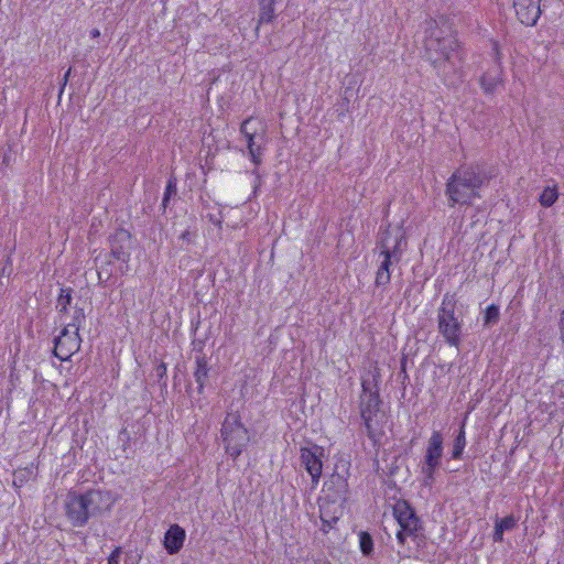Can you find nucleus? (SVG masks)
Here are the masks:
<instances>
[{
	"instance_id": "9b49d317",
	"label": "nucleus",
	"mask_w": 564,
	"mask_h": 564,
	"mask_svg": "<svg viewBox=\"0 0 564 564\" xmlns=\"http://www.w3.org/2000/svg\"><path fill=\"white\" fill-rule=\"evenodd\" d=\"M325 449L322 446L313 445L311 447H302L300 460L302 466L311 476L312 488H316L323 471V458Z\"/></svg>"
},
{
	"instance_id": "f3484780",
	"label": "nucleus",
	"mask_w": 564,
	"mask_h": 564,
	"mask_svg": "<svg viewBox=\"0 0 564 564\" xmlns=\"http://www.w3.org/2000/svg\"><path fill=\"white\" fill-rule=\"evenodd\" d=\"M185 538V530L178 524H172L164 534V549L170 555L178 553L183 547Z\"/></svg>"
},
{
	"instance_id": "aec40b11",
	"label": "nucleus",
	"mask_w": 564,
	"mask_h": 564,
	"mask_svg": "<svg viewBox=\"0 0 564 564\" xmlns=\"http://www.w3.org/2000/svg\"><path fill=\"white\" fill-rule=\"evenodd\" d=\"M195 365L194 378L198 392L202 393L209 373L206 356L202 351L195 357Z\"/></svg>"
},
{
	"instance_id": "2eb2a0df",
	"label": "nucleus",
	"mask_w": 564,
	"mask_h": 564,
	"mask_svg": "<svg viewBox=\"0 0 564 564\" xmlns=\"http://www.w3.org/2000/svg\"><path fill=\"white\" fill-rule=\"evenodd\" d=\"M319 503V518L322 520V530L324 532H328L334 524L339 520L343 514V505L338 501H333V499L321 497L318 500Z\"/></svg>"
},
{
	"instance_id": "393cba45",
	"label": "nucleus",
	"mask_w": 564,
	"mask_h": 564,
	"mask_svg": "<svg viewBox=\"0 0 564 564\" xmlns=\"http://www.w3.org/2000/svg\"><path fill=\"white\" fill-rule=\"evenodd\" d=\"M359 546L365 556H370L373 553V540L368 532L361 531L359 533Z\"/></svg>"
},
{
	"instance_id": "a211bd4d",
	"label": "nucleus",
	"mask_w": 564,
	"mask_h": 564,
	"mask_svg": "<svg viewBox=\"0 0 564 564\" xmlns=\"http://www.w3.org/2000/svg\"><path fill=\"white\" fill-rule=\"evenodd\" d=\"M110 253L98 254L95 258L96 265L98 267V282L101 285H106L109 280L113 276L112 261Z\"/></svg>"
},
{
	"instance_id": "f257e3e1",
	"label": "nucleus",
	"mask_w": 564,
	"mask_h": 564,
	"mask_svg": "<svg viewBox=\"0 0 564 564\" xmlns=\"http://www.w3.org/2000/svg\"><path fill=\"white\" fill-rule=\"evenodd\" d=\"M425 57L437 76L446 82L449 74H458L466 59V52L452 25L444 18L425 23Z\"/></svg>"
},
{
	"instance_id": "ea45409f",
	"label": "nucleus",
	"mask_w": 564,
	"mask_h": 564,
	"mask_svg": "<svg viewBox=\"0 0 564 564\" xmlns=\"http://www.w3.org/2000/svg\"><path fill=\"white\" fill-rule=\"evenodd\" d=\"M321 564H329L328 562H322Z\"/></svg>"
},
{
	"instance_id": "0eeeda50",
	"label": "nucleus",
	"mask_w": 564,
	"mask_h": 564,
	"mask_svg": "<svg viewBox=\"0 0 564 564\" xmlns=\"http://www.w3.org/2000/svg\"><path fill=\"white\" fill-rule=\"evenodd\" d=\"M240 133L247 142L248 154L251 162L259 166L267 144V126L254 117H249L240 124Z\"/></svg>"
},
{
	"instance_id": "7c9ffc66",
	"label": "nucleus",
	"mask_w": 564,
	"mask_h": 564,
	"mask_svg": "<svg viewBox=\"0 0 564 564\" xmlns=\"http://www.w3.org/2000/svg\"><path fill=\"white\" fill-rule=\"evenodd\" d=\"M196 237H197L196 230H189V229L184 230L178 237V239L182 241L181 247L183 248L184 246H189V245L194 243Z\"/></svg>"
},
{
	"instance_id": "f8f14e48",
	"label": "nucleus",
	"mask_w": 564,
	"mask_h": 564,
	"mask_svg": "<svg viewBox=\"0 0 564 564\" xmlns=\"http://www.w3.org/2000/svg\"><path fill=\"white\" fill-rule=\"evenodd\" d=\"M82 338L79 333L69 327H64L61 334L54 339L53 354L61 361H67L80 349Z\"/></svg>"
},
{
	"instance_id": "473e14b6",
	"label": "nucleus",
	"mask_w": 564,
	"mask_h": 564,
	"mask_svg": "<svg viewBox=\"0 0 564 564\" xmlns=\"http://www.w3.org/2000/svg\"><path fill=\"white\" fill-rule=\"evenodd\" d=\"M121 553L122 549L120 546L115 547L108 557V564H120Z\"/></svg>"
},
{
	"instance_id": "c85d7f7f",
	"label": "nucleus",
	"mask_w": 564,
	"mask_h": 564,
	"mask_svg": "<svg viewBox=\"0 0 564 564\" xmlns=\"http://www.w3.org/2000/svg\"><path fill=\"white\" fill-rule=\"evenodd\" d=\"M85 321V313L84 310L78 307L74 312V316L70 323L65 325V327H69V329L79 332V328L82 326V323Z\"/></svg>"
},
{
	"instance_id": "5701e85b",
	"label": "nucleus",
	"mask_w": 564,
	"mask_h": 564,
	"mask_svg": "<svg viewBox=\"0 0 564 564\" xmlns=\"http://www.w3.org/2000/svg\"><path fill=\"white\" fill-rule=\"evenodd\" d=\"M72 293L73 290L70 288H62L57 297L56 308L61 314H65L68 311V306L72 303Z\"/></svg>"
},
{
	"instance_id": "6e6552de",
	"label": "nucleus",
	"mask_w": 564,
	"mask_h": 564,
	"mask_svg": "<svg viewBox=\"0 0 564 564\" xmlns=\"http://www.w3.org/2000/svg\"><path fill=\"white\" fill-rule=\"evenodd\" d=\"M393 517L395 518L400 530L397 532V540L399 544L404 545L406 538H417L423 531V524L417 517L414 508L403 499L397 500L392 508Z\"/></svg>"
},
{
	"instance_id": "6ab92c4d",
	"label": "nucleus",
	"mask_w": 564,
	"mask_h": 564,
	"mask_svg": "<svg viewBox=\"0 0 564 564\" xmlns=\"http://www.w3.org/2000/svg\"><path fill=\"white\" fill-rule=\"evenodd\" d=\"M389 234H390L389 229H387V230H384V232H382L381 240L379 241L380 252H388L391 256L390 259L392 261H394L395 263H399L402 258V254H403L402 242H403L404 238H403V236H400L399 238L395 239L394 245L392 247H390L388 245Z\"/></svg>"
},
{
	"instance_id": "412c9836",
	"label": "nucleus",
	"mask_w": 564,
	"mask_h": 564,
	"mask_svg": "<svg viewBox=\"0 0 564 564\" xmlns=\"http://www.w3.org/2000/svg\"><path fill=\"white\" fill-rule=\"evenodd\" d=\"M465 425L466 421L464 420L455 435L451 455L452 459L458 460L463 457V453L467 444Z\"/></svg>"
},
{
	"instance_id": "e433bc0d",
	"label": "nucleus",
	"mask_w": 564,
	"mask_h": 564,
	"mask_svg": "<svg viewBox=\"0 0 564 564\" xmlns=\"http://www.w3.org/2000/svg\"><path fill=\"white\" fill-rule=\"evenodd\" d=\"M90 36H91L93 39H97V37H99V36H100V31H99L98 29H93V30L90 31Z\"/></svg>"
},
{
	"instance_id": "c9c22d12",
	"label": "nucleus",
	"mask_w": 564,
	"mask_h": 564,
	"mask_svg": "<svg viewBox=\"0 0 564 564\" xmlns=\"http://www.w3.org/2000/svg\"><path fill=\"white\" fill-rule=\"evenodd\" d=\"M558 327H560V333H561V339L564 343V308H563V312L561 314V318H560V322H558Z\"/></svg>"
},
{
	"instance_id": "58836bf2",
	"label": "nucleus",
	"mask_w": 564,
	"mask_h": 564,
	"mask_svg": "<svg viewBox=\"0 0 564 564\" xmlns=\"http://www.w3.org/2000/svg\"><path fill=\"white\" fill-rule=\"evenodd\" d=\"M210 221H213V223H214V224H216V225H220V221H219V220H217V219H215V218H213L212 216H210Z\"/></svg>"
},
{
	"instance_id": "2f4dec72",
	"label": "nucleus",
	"mask_w": 564,
	"mask_h": 564,
	"mask_svg": "<svg viewBox=\"0 0 564 564\" xmlns=\"http://www.w3.org/2000/svg\"><path fill=\"white\" fill-rule=\"evenodd\" d=\"M390 281H391V272H381V271L376 272L375 285L377 288L387 286L390 283Z\"/></svg>"
},
{
	"instance_id": "4468645a",
	"label": "nucleus",
	"mask_w": 564,
	"mask_h": 564,
	"mask_svg": "<svg viewBox=\"0 0 564 564\" xmlns=\"http://www.w3.org/2000/svg\"><path fill=\"white\" fill-rule=\"evenodd\" d=\"M347 474V469L345 470V474H340L337 470H335L329 476V478L324 482L323 497L333 499V501L345 503L348 495Z\"/></svg>"
},
{
	"instance_id": "cd10ccee",
	"label": "nucleus",
	"mask_w": 564,
	"mask_h": 564,
	"mask_svg": "<svg viewBox=\"0 0 564 564\" xmlns=\"http://www.w3.org/2000/svg\"><path fill=\"white\" fill-rule=\"evenodd\" d=\"M518 521H519V519L516 516L510 514L502 519H497L495 523L498 527H501L502 531L506 532V531H511L512 529H514L517 527Z\"/></svg>"
},
{
	"instance_id": "4c0bfd02",
	"label": "nucleus",
	"mask_w": 564,
	"mask_h": 564,
	"mask_svg": "<svg viewBox=\"0 0 564 564\" xmlns=\"http://www.w3.org/2000/svg\"><path fill=\"white\" fill-rule=\"evenodd\" d=\"M70 72H72V68L69 67L68 70L65 73L64 77H63V87L66 85V83L68 80V77L70 75Z\"/></svg>"
},
{
	"instance_id": "a878e982",
	"label": "nucleus",
	"mask_w": 564,
	"mask_h": 564,
	"mask_svg": "<svg viewBox=\"0 0 564 564\" xmlns=\"http://www.w3.org/2000/svg\"><path fill=\"white\" fill-rule=\"evenodd\" d=\"M500 316L499 306L496 304L489 305L484 315V325L490 326L498 323Z\"/></svg>"
},
{
	"instance_id": "ddd939ff",
	"label": "nucleus",
	"mask_w": 564,
	"mask_h": 564,
	"mask_svg": "<svg viewBox=\"0 0 564 564\" xmlns=\"http://www.w3.org/2000/svg\"><path fill=\"white\" fill-rule=\"evenodd\" d=\"M491 51L494 54V59L496 65L489 68L484 75L480 77L479 83L480 87L485 94H494L497 88L502 85L503 82V70L501 67V52L497 41L491 42Z\"/></svg>"
},
{
	"instance_id": "bb28decb",
	"label": "nucleus",
	"mask_w": 564,
	"mask_h": 564,
	"mask_svg": "<svg viewBox=\"0 0 564 564\" xmlns=\"http://www.w3.org/2000/svg\"><path fill=\"white\" fill-rule=\"evenodd\" d=\"M557 191L554 187H546L540 195V203L544 207H551L557 199Z\"/></svg>"
},
{
	"instance_id": "1a4fd4ad",
	"label": "nucleus",
	"mask_w": 564,
	"mask_h": 564,
	"mask_svg": "<svg viewBox=\"0 0 564 564\" xmlns=\"http://www.w3.org/2000/svg\"><path fill=\"white\" fill-rule=\"evenodd\" d=\"M108 243L111 258L120 262L119 270L126 273L131 257L132 235L124 228H118L108 237Z\"/></svg>"
},
{
	"instance_id": "f03ea898",
	"label": "nucleus",
	"mask_w": 564,
	"mask_h": 564,
	"mask_svg": "<svg viewBox=\"0 0 564 564\" xmlns=\"http://www.w3.org/2000/svg\"><path fill=\"white\" fill-rule=\"evenodd\" d=\"M490 180L491 175L480 163L460 165L448 177L445 185L448 206L473 205L475 199L481 198L480 191Z\"/></svg>"
},
{
	"instance_id": "20e7f679",
	"label": "nucleus",
	"mask_w": 564,
	"mask_h": 564,
	"mask_svg": "<svg viewBox=\"0 0 564 564\" xmlns=\"http://www.w3.org/2000/svg\"><path fill=\"white\" fill-rule=\"evenodd\" d=\"M380 372L376 369L371 379H362L361 393L359 395V413L362 421L364 432L368 438L378 444L384 434L386 414L381 411L380 399Z\"/></svg>"
},
{
	"instance_id": "423d86ee",
	"label": "nucleus",
	"mask_w": 564,
	"mask_h": 564,
	"mask_svg": "<svg viewBox=\"0 0 564 564\" xmlns=\"http://www.w3.org/2000/svg\"><path fill=\"white\" fill-rule=\"evenodd\" d=\"M226 453L237 459L247 447L250 435L238 413H227L220 430Z\"/></svg>"
},
{
	"instance_id": "f704fd0d",
	"label": "nucleus",
	"mask_w": 564,
	"mask_h": 564,
	"mask_svg": "<svg viewBox=\"0 0 564 564\" xmlns=\"http://www.w3.org/2000/svg\"><path fill=\"white\" fill-rule=\"evenodd\" d=\"M166 371H167V369H166V365L164 362H161L155 368V375L160 380L163 379L164 377H166Z\"/></svg>"
},
{
	"instance_id": "c756f323",
	"label": "nucleus",
	"mask_w": 564,
	"mask_h": 564,
	"mask_svg": "<svg viewBox=\"0 0 564 564\" xmlns=\"http://www.w3.org/2000/svg\"><path fill=\"white\" fill-rule=\"evenodd\" d=\"M390 254L388 252H379V258H381V261L379 263V267L377 269V271H381V272H391L390 271V268L393 263H395L394 261H392L390 259Z\"/></svg>"
},
{
	"instance_id": "72a5a7b5",
	"label": "nucleus",
	"mask_w": 564,
	"mask_h": 564,
	"mask_svg": "<svg viewBox=\"0 0 564 564\" xmlns=\"http://www.w3.org/2000/svg\"><path fill=\"white\" fill-rule=\"evenodd\" d=\"M503 533H505V531H502L501 527H498L495 523V529H494V534H492L494 541L495 542H502L503 541Z\"/></svg>"
},
{
	"instance_id": "dca6fc26",
	"label": "nucleus",
	"mask_w": 564,
	"mask_h": 564,
	"mask_svg": "<svg viewBox=\"0 0 564 564\" xmlns=\"http://www.w3.org/2000/svg\"><path fill=\"white\" fill-rule=\"evenodd\" d=\"M541 0H513V8L519 21L524 25H534L541 15Z\"/></svg>"
},
{
	"instance_id": "7ed1b4c3",
	"label": "nucleus",
	"mask_w": 564,
	"mask_h": 564,
	"mask_svg": "<svg viewBox=\"0 0 564 564\" xmlns=\"http://www.w3.org/2000/svg\"><path fill=\"white\" fill-rule=\"evenodd\" d=\"M115 501L109 490L89 489L84 494L70 490L64 501L65 516L73 527H84L90 518L109 511Z\"/></svg>"
},
{
	"instance_id": "4be33fe9",
	"label": "nucleus",
	"mask_w": 564,
	"mask_h": 564,
	"mask_svg": "<svg viewBox=\"0 0 564 564\" xmlns=\"http://www.w3.org/2000/svg\"><path fill=\"white\" fill-rule=\"evenodd\" d=\"M274 3L275 0H259L260 13L258 25L263 23H271L274 20Z\"/></svg>"
},
{
	"instance_id": "9d476101",
	"label": "nucleus",
	"mask_w": 564,
	"mask_h": 564,
	"mask_svg": "<svg viewBox=\"0 0 564 564\" xmlns=\"http://www.w3.org/2000/svg\"><path fill=\"white\" fill-rule=\"evenodd\" d=\"M443 443L444 437L440 431H433L431 434L423 464H422V474L424 475V482L431 484L434 480V475L436 469L441 465V458L443 455Z\"/></svg>"
},
{
	"instance_id": "39448f33",
	"label": "nucleus",
	"mask_w": 564,
	"mask_h": 564,
	"mask_svg": "<svg viewBox=\"0 0 564 564\" xmlns=\"http://www.w3.org/2000/svg\"><path fill=\"white\" fill-rule=\"evenodd\" d=\"M437 332L444 341L458 348L464 334V313L456 293L446 292L436 312Z\"/></svg>"
},
{
	"instance_id": "b1692460",
	"label": "nucleus",
	"mask_w": 564,
	"mask_h": 564,
	"mask_svg": "<svg viewBox=\"0 0 564 564\" xmlns=\"http://www.w3.org/2000/svg\"><path fill=\"white\" fill-rule=\"evenodd\" d=\"M177 194V180L175 176H171L167 180L163 199H162V207L165 209L169 205V202L172 197L176 196Z\"/></svg>"
}]
</instances>
